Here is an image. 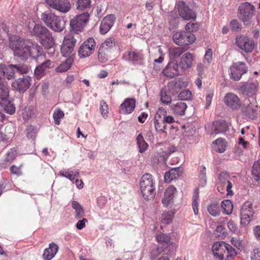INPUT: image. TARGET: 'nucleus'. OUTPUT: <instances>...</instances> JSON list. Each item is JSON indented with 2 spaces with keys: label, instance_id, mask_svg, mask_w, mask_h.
<instances>
[{
  "label": "nucleus",
  "instance_id": "3c124183",
  "mask_svg": "<svg viewBox=\"0 0 260 260\" xmlns=\"http://www.w3.org/2000/svg\"><path fill=\"white\" fill-rule=\"evenodd\" d=\"M15 73H19L21 74H26L28 72V66L26 64H13Z\"/></svg>",
  "mask_w": 260,
  "mask_h": 260
},
{
  "label": "nucleus",
  "instance_id": "f257e3e1",
  "mask_svg": "<svg viewBox=\"0 0 260 260\" xmlns=\"http://www.w3.org/2000/svg\"><path fill=\"white\" fill-rule=\"evenodd\" d=\"M9 46L13 51L14 56L23 61H26L30 57L37 59L43 54L41 46L16 35L9 38Z\"/></svg>",
  "mask_w": 260,
  "mask_h": 260
},
{
  "label": "nucleus",
  "instance_id": "473e14b6",
  "mask_svg": "<svg viewBox=\"0 0 260 260\" xmlns=\"http://www.w3.org/2000/svg\"><path fill=\"white\" fill-rule=\"evenodd\" d=\"M50 31L46 27L39 24H36L33 28L31 34L38 38L39 40H40L41 39L43 38Z\"/></svg>",
  "mask_w": 260,
  "mask_h": 260
},
{
  "label": "nucleus",
  "instance_id": "dca6fc26",
  "mask_svg": "<svg viewBox=\"0 0 260 260\" xmlns=\"http://www.w3.org/2000/svg\"><path fill=\"white\" fill-rule=\"evenodd\" d=\"M45 2L50 8L62 13L68 12L71 9L68 0H45Z\"/></svg>",
  "mask_w": 260,
  "mask_h": 260
},
{
  "label": "nucleus",
  "instance_id": "2eb2a0df",
  "mask_svg": "<svg viewBox=\"0 0 260 260\" xmlns=\"http://www.w3.org/2000/svg\"><path fill=\"white\" fill-rule=\"evenodd\" d=\"M95 45V42L92 38H89L85 41L79 48L78 55L80 57L84 58L92 54Z\"/></svg>",
  "mask_w": 260,
  "mask_h": 260
},
{
  "label": "nucleus",
  "instance_id": "4d7b16f0",
  "mask_svg": "<svg viewBox=\"0 0 260 260\" xmlns=\"http://www.w3.org/2000/svg\"><path fill=\"white\" fill-rule=\"evenodd\" d=\"M109 56V54L99 49L98 57L100 62H105L108 60Z\"/></svg>",
  "mask_w": 260,
  "mask_h": 260
},
{
  "label": "nucleus",
  "instance_id": "8fccbe9b",
  "mask_svg": "<svg viewBox=\"0 0 260 260\" xmlns=\"http://www.w3.org/2000/svg\"><path fill=\"white\" fill-rule=\"evenodd\" d=\"M199 197L198 189H196L192 197V206L195 215L198 214V199Z\"/></svg>",
  "mask_w": 260,
  "mask_h": 260
},
{
  "label": "nucleus",
  "instance_id": "b1692460",
  "mask_svg": "<svg viewBox=\"0 0 260 260\" xmlns=\"http://www.w3.org/2000/svg\"><path fill=\"white\" fill-rule=\"evenodd\" d=\"M115 19L114 15H109L105 17L101 23L100 32L103 35L106 34L113 26Z\"/></svg>",
  "mask_w": 260,
  "mask_h": 260
},
{
  "label": "nucleus",
  "instance_id": "79ce46f5",
  "mask_svg": "<svg viewBox=\"0 0 260 260\" xmlns=\"http://www.w3.org/2000/svg\"><path fill=\"white\" fill-rule=\"evenodd\" d=\"M168 92V90H167V87H165L161 89L160 92V101L165 104H169L171 103L172 101L171 97L167 94Z\"/></svg>",
  "mask_w": 260,
  "mask_h": 260
},
{
  "label": "nucleus",
  "instance_id": "f704fd0d",
  "mask_svg": "<svg viewBox=\"0 0 260 260\" xmlns=\"http://www.w3.org/2000/svg\"><path fill=\"white\" fill-rule=\"evenodd\" d=\"M188 49L187 47H171L169 49V55L171 58H177L179 57L181 54L186 51Z\"/></svg>",
  "mask_w": 260,
  "mask_h": 260
},
{
  "label": "nucleus",
  "instance_id": "9b49d317",
  "mask_svg": "<svg viewBox=\"0 0 260 260\" xmlns=\"http://www.w3.org/2000/svg\"><path fill=\"white\" fill-rule=\"evenodd\" d=\"M229 70L230 79L237 81L240 80L242 76L247 72L248 67L244 62L238 61L233 63Z\"/></svg>",
  "mask_w": 260,
  "mask_h": 260
},
{
  "label": "nucleus",
  "instance_id": "423d86ee",
  "mask_svg": "<svg viewBox=\"0 0 260 260\" xmlns=\"http://www.w3.org/2000/svg\"><path fill=\"white\" fill-rule=\"evenodd\" d=\"M1 107L2 110L9 114H13L15 112V107L12 98L9 96L8 85L1 82Z\"/></svg>",
  "mask_w": 260,
  "mask_h": 260
},
{
  "label": "nucleus",
  "instance_id": "f8f14e48",
  "mask_svg": "<svg viewBox=\"0 0 260 260\" xmlns=\"http://www.w3.org/2000/svg\"><path fill=\"white\" fill-rule=\"evenodd\" d=\"M236 44L241 50L246 53H251L255 47L253 39L244 35L236 37Z\"/></svg>",
  "mask_w": 260,
  "mask_h": 260
},
{
  "label": "nucleus",
  "instance_id": "680f3d73",
  "mask_svg": "<svg viewBox=\"0 0 260 260\" xmlns=\"http://www.w3.org/2000/svg\"><path fill=\"white\" fill-rule=\"evenodd\" d=\"M16 151L14 149H11L7 153L5 158L6 161L11 162L13 160L16 156Z\"/></svg>",
  "mask_w": 260,
  "mask_h": 260
},
{
  "label": "nucleus",
  "instance_id": "09e8293b",
  "mask_svg": "<svg viewBox=\"0 0 260 260\" xmlns=\"http://www.w3.org/2000/svg\"><path fill=\"white\" fill-rule=\"evenodd\" d=\"M127 59L132 61H137L143 59V55L141 53L136 51H128Z\"/></svg>",
  "mask_w": 260,
  "mask_h": 260
},
{
  "label": "nucleus",
  "instance_id": "f3484780",
  "mask_svg": "<svg viewBox=\"0 0 260 260\" xmlns=\"http://www.w3.org/2000/svg\"><path fill=\"white\" fill-rule=\"evenodd\" d=\"M177 9L180 16L185 20L196 19V13L189 8L188 5L183 1H179L177 3Z\"/></svg>",
  "mask_w": 260,
  "mask_h": 260
},
{
  "label": "nucleus",
  "instance_id": "7ed1b4c3",
  "mask_svg": "<svg viewBox=\"0 0 260 260\" xmlns=\"http://www.w3.org/2000/svg\"><path fill=\"white\" fill-rule=\"evenodd\" d=\"M41 19L47 26L55 32H61L65 27V21L54 13L44 12L41 15Z\"/></svg>",
  "mask_w": 260,
  "mask_h": 260
},
{
  "label": "nucleus",
  "instance_id": "f03ea898",
  "mask_svg": "<svg viewBox=\"0 0 260 260\" xmlns=\"http://www.w3.org/2000/svg\"><path fill=\"white\" fill-rule=\"evenodd\" d=\"M212 251L214 257L219 260H229L237 254L235 249L223 241L215 242L212 246Z\"/></svg>",
  "mask_w": 260,
  "mask_h": 260
},
{
  "label": "nucleus",
  "instance_id": "0eeeda50",
  "mask_svg": "<svg viewBox=\"0 0 260 260\" xmlns=\"http://www.w3.org/2000/svg\"><path fill=\"white\" fill-rule=\"evenodd\" d=\"M89 14L88 13H83L76 16L74 18L71 20L70 25L71 27V32L74 36L78 35V32L82 31L84 29L85 25L89 20Z\"/></svg>",
  "mask_w": 260,
  "mask_h": 260
},
{
  "label": "nucleus",
  "instance_id": "bb28decb",
  "mask_svg": "<svg viewBox=\"0 0 260 260\" xmlns=\"http://www.w3.org/2000/svg\"><path fill=\"white\" fill-rule=\"evenodd\" d=\"M184 83L180 79L172 81L168 84L167 87L168 92L172 95L177 94L181 89L185 87Z\"/></svg>",
  "mask_w": 260,
  "mask_h": 260
},
{
  "label": "nucleus",
  "instance_id": "7c9ffc66",
  "mask_svg": "<svg viewBox=\"0 0 260 260\" xmlns=\"http://www.w3.org/2000/svg\"><path fill=\"white\" fill-rule=\"evenodd\" d=\"M58 247L54 243H51L49 244V247L44 250L43 254L44 260H51L54 257L58 251Z\"/></svg>",
  "mask_w": 260,
  "mask_h": 260
},
{
  "label": "nucleus",
  "instance_id": "39448f33",
  "mask_svg": "<svg viewBox=\"0 0 260 260\" xmlns=\"http://www.w3.org/2000/svg\"><path fill=\"white\" fill-rule=\"evenodd\" d=\"M241 111L248 118L256 119L260 112V107L258 105L256 98L250 99L249 98H246L244 100Z\"/></svg>",
  "mask_w": 260,
  "mask_h": 260
},
{
  "label": "nucleus",
  "instance_id": "6ab92c4d",
  "mask_svg": "<svg viewBox=\"0 0 260 260\" xmlns=\"http://www.w3.org/2000/svg\"><path fill=\"white\" fill-rule=\"evenodd\" d=\"M31 78L29 76H23L22 78H18L12 83V86L20 93H23L27 90L30 86Z\"/></svg>",
  "mask_w": 260,
  "mask_h": 260
},
{
  "label": "nucleus",
  "instance_id": "1a4fd4ad",
  "mask_svg": "<svg viewBox=\"0 0 260 260\" xmlns=\"http://www.w3.org/2000/svg\"><path fill=\"white\" fill-rule=\"evenodd\" d=\"M238 17L245 25H248L253 16L255 7L251 4L245 2L241 4L238 8Z\"/></svg>",
  "mask_w": 260,
  "mask_h": 260
},
{
  "label": "nucleus",
  "instance_id": "e433bc0d",
  "mask_svg": "<svg viewBox=\"0 0 260 260\" xmlns=\"http://www.w3.org/2000/svg\"><path fill=\"white\" fill-rule=\"evenodd\" d=\"M73 62V58L69 56L66 60L58 66L55 71L58 73H63L67 71L71 67Z\"/></svg>",
  "mask_w": 260,
  "mask_h": 260
},
{
  "label": "nucleus",
  "instance_id": "de8ad7c7",
  "mask_svg": "<svg viewBox=\"0 0 260 260\" xmlns=\"http://www.w3.org/2000/svg\"><path fill=\"white\" fill-rule=\"evenodd\" d=\"M252 174L253 178L256 181L260 180V163L258 161L254 163L252 170Z\"/></svg>",
  "mask_w": 260,
  "mask_h": 260
},
{
  "label": "nucleus",
  "instance_id": "72a5a7b5",
  "mask_svg": "<svg viewBox=\"0 0 260 260\" xmlns=\"http://www.w3.org/2000/svg\"><path fill=\"white\" fill-rule=\"evenodd\" d=\"M39 42L44 48L47 50L52 49L55 45V41L50 32L41 39Z\"/></svg>",
  "mask_w": 260,
  "mask_h": 260
},
{
  "label": "nucleus",
  "instance_id": "a18cd8bd",
  "mask_svg": "<svg viewBox=\"0 0 260 260\" xmlns=\"http://www.w3.org/2000/svg\"><path fill=\"white\" fill-rule=\"evenodd\" d=\"M64 116V112L60 109H56L53 114L54 124L55 125H59L60 123L61 119L63 118Z\"/></svg>",
  "mask_w": 260,
  "mask_h": 260
},
{
  "label": "nucleus",
  "instance_id": "37998d69",
  "mask_svg": "<svg viewBox=\"0 0 260 260\" xmlns=\"http://www.w3.org/2000/svg\"><path fill=\"white\" fill-rule=\"evenodd\" d=\"M221 207L224 213L228 215L231 214L233 210V205L229 200H225L222 202Z\"/></svg>",
  "mask_w": 260,
  "mask_h": 260
},
{
  "label": "nucleus",
  "instance_id": "20e7f679",
  "mask_svg": "<svg viewBox=\"0 0 260 260\" xmlns=\"http://www.w3.org/2000/svg\"><path fill=\"white\" fill-rule=\"evenodd\" d=\"M140 187L141 193L145 200L150 201L154 199L155 196V183L151 174L146 173L142 176Z\"/></svg>",
  "mask_w": 260,
  "mask_h": 260
},
{
  "label": "nucleus",
  "instance_id": "a878e982",
  "mask_svg": "<svg viewBox=\"0 0 260 260\" xmlns=\"http://www.w3.org/2000/svg\"><path fill=\"white\" fill-rule=\"evenodd\" d=\"M164 112H158L156 113L154 118V124L155 129L157 132H165L167 129V126L164 122V119L161 117Z\"/></svg>",
  "mask_w": 260,
  "mask_h": 260
},
{
  "label": "nucleus",
  "instance_id": "9d476101",
  "mask_svg": "<svg viewBox=\"0 0 260 260\" xmlns=\"http://www.w3.org/2000/svg\"><path fill=\"white\" fill-rule=\"evenodd\" d=\"M79 38V35L74 36L72 33L65 36L60 49L61 53L63 56L68 57L72 54L77 40Z\"/></svg>",
  "mask_w": 260,
  "mask_h": 260
},
{
  "label": "nucleus",
  "instance_id": "6e6552de",
  "mask_svg": "<svg viewBox=\"0 0 260 260\" xmlns=\"http://www.w3.org/2000/svg\"><path fill=\"white\" fill-rule=\"evenodd\" d=\"M195 36L190 31H180L174 34L173 42L178 46L187 47L196 41Z\"/></svg>",
  "mask_w": 260,
  "mask_h": 260
},
{
  "label": "nucleus",
  "instance_id": "4468645a",
  "mask_svg": "<svg viewBox=\"0 0 260 260\" xmlns=\"http://www.w3.org/2000/svg\"><path fill=\"white\" fill-rule=\"evenodd\" d=\"M219 184L217 189L219 191L223 193L225 189L227 195H233V192L232 190V184L230 181V176L226 172H222L218 175Z\"/></svg>",
  "mask_w": 260,
  "mask_h": 260
},
{
  "label": "nucleus",
  "instance_id": "a211bd4d",
  "mask_svg": "<svg viewBox=\"0 0 260 260\" xmlns=\"http://www.w3.org/2000/svg\"><path fill=\"white\" fill-rule=\"evenodd\" d=\"M258 83L255 82H244L239 87V90L243 94H245L250 99L255 98V96L258 91Z\"/></svg>",
  "mask_w": 260,
  "mask_h": 260
},
{
  "label": "nucleus",
  "instance_id": "13d9d810",
  "mask_svg": "<svg viewBox=\"0 0 260 260\" xmlns=\"http://www.w3.org/2000/svg\"><path fill=\"white\" fill-rule=\"evenodd\" d=\"M101 45L111 50L115 45V39L112 38H107Z\"/></svg>",
  "mask_w": 260,
  "mask_h": 260
},
{
  "label": "nucleus",
  "instance_id": "412c9836",
  "mask_svg": "<svg viewBox=\"0 0 260 260\" xmlns=\"http://www.w3.org/2000/svg\"><path fill=\"white\" fill-rule=\"evenodd\" d=\"M163 74L165 76L174 78L178 75V63L177 60H173L170 61L166 66L163 71Z\"/></svg>",
  "mask_w": 260,
  "mask_h": 260
},
{
  "label": "nucleus",
  "instance_id": "cd10ccee",
  "mask_svg": "<svg viewBox=\"0 0 260 260\" xmlns=\"http://www.w3.org/2000/svg\"><path fill=\"white\" fill-rule=\"evenodd\" d=\"M176 192V188L173 185L169 186L166 189L164 193V198L162 200V203L164 206H168L173 202Z\"/></svg>",
  "mask_w": 260,
  "mask_h": 260
},
{
  "label": "nucleus",
  "instance_id": "052dcab7",
  "mask_svg": "<svg viewBox=\"0 0 260 260\" xmlns=\"http://www.w3.org/2000/svg\"><path fill=\"white\" fill-rule=\"evenodd\" d=\"M100 111L101 114L103 117H107V114L108 113V107L106 102H105L104 101H101L100 103Z\"/></svg>",
  "mask_w": 260,
  "mask_h": 260
},
{
  "label": "nucleus",
  "instance_id": "603ef678",
  "mask_svg": "<svg viewBox=\"0 0 260 260\" xmlns=\"http://www.w3.org/2000/svg\"><path fill=\"white\" fill-rule=\"evenodd\" d=\"M158 112H164V113L163 114V116H161V117L162 119H164V122L166 124V125L167 126V124H171L173 123L175 121V120L173 116L170 115H167V111L166 110L162 108H159L158 110Z\"/></svg>",
  "mask_w": 260,
  "mask_h": 260
},
{
  "label": "nucleus",
  "instance_id": "4be33fe9",
  "mask_svg": "<svg viewBox=\"0 0 260 260\" xmlns=\"http://www.w3.org/2000/svg\"><path fill=\"white\" fill-rule=\"evenodd\" d=\"M194 59V56L192 53L186 52L181 56L179 65L183 70H188L193 65Z\"/></svg>",
  "mask_w": 260,
  "mask_h": 260
},
{
  "label": "nucleus",
  "instance_id": "2f4dec72",
  "mask_svg": "<svg viewBox=\"0 0 260 260\" xmlns=\"http://www.w3.org/2000/svg\"><path fill=\"white\" fill-rule=\"evenodd\" d=\"M182 172L179 167L174 168L167 172L164 176L165 181L166 182H170L173 179H177L180 176Z\"/></svg>",
  "mask_w": 260,
  "mask_h": 260
},
{
  "label": "nucleus",
  "instance_id": "c85d7f7f",
  "mask_svg": "<svg viewBox=\"0 0 260 260\" xmlns=\"http://www.w3.org/2000/svg\"><path fill=\"white\" fill-rule=\"evenodd\" d=\"M176 245L175 243L170 241L166 244H163L161 247H158L157 250L158 253H163L165 255H173L176 249Z\"/></svg>",
  "mask_w": 260,
  "mask_h": 260
},
{
  "label": "nucleus",
  "instance_id": "bf43d9fd",
  "mask_svg": "<svg viewBox=\"0 0 260 260\" xmlns=\"http://www.w3.org/2000/svg\"><path fill=\"white\" fill-rule=\"evenodd\" d=\"M215 234L220 239H224L228 235L225 229H216Z\"/></svg>",
  "mask_w": 260,
  "mask_h": 260
},
{
  "label": "nucleus",
  "instance_id": "0e129e2a",
  "mask_svg": "<svg viewBox=\"0 0 260 260\" xmlns=\"http://www.w3.org/2000/svg\"><path fill=\"white\" fill-rule=\"evenodd\" d=\"M45 70L40 65L37 66L35 70V76L38 79H40L44 74Z\"/></svg>",
  "mask_w": 260,
  "mask_h": 260
},
{
  "label": "nucleus",
  "instance_id": "864d4df0",
  "mask_svg": "<svg viewBox=\"0 0 260 260\" xmlns=\"http://www.w3.org/2000/svg\"><path fill=\"white\" fill-rule=\"evenodd\" d=\"M156 239L158 242L163 244H166L170 241V237L168 234L159 233L156 236Z\"/></svg>",
  "mask_w": 260,
  "mask_h": 260
},
{
  "label": "nucleus",
  "instance_id": "49530a36",
  "mask_svg": "<svg viewBox=\"0 0 260 260\" xmlns=\"http://www.w3.org/2000/svg\"><path fill=\"white\" fill-rule=\"evenodd\" d=\"M173 151H167L162 152L161 155L158 152H156L154 154L153 156V161L155 164H157L159 161L163 160L166 157L172 153Z\"/></svg>",
  "mask_w": 260,
  "mask_h": 260
},
{
  "label": "nucleus",
  "instance_id": "5701e85b",
  "mask_svg": "<svg viewBox=\"0 0 260 260\" xmlns=\"http://www.w3.org/2000/svg\"><path fill=\"white\" fill-rule=\"evenodd\" d=\"M136 101L133 98L126 99L120 106V112L123 114L131 113L135 109Z\"/></svg>",
  "mask_w": 260,
  "mask_h": 260
},
{
  "label": "nucleus",
  "instance_id": "c03bdc74",
  "mask_svg": "<svg viewBox=\"0 0 260 260\" xmlns=\"http://www.w3.org/2000/svg\"><path fill=\"white\" fill-rule=\"evenodd\" d=\"M208 210L209 213L213 216H218L220 213V208L219 205L215 202H213L209 205L208 207Z\"/></svg>",
  "mask_w": 260,
  "mask_h": 260
},
{
  "label": "nucleus",
  "instance_id": "6e6d98bb",
  "mask_svg": "<svg viewBox=\"0 0 260 260\" xmlns=\"http://www.w3.org/2000/svg\"><path fill=\"white\" fill-rule=\"evenodd\" d=\"M191 92L188 90H185L179 93L178 98L180 100H189L191 98Z\"/></svg>",
  "mask_w": 260,
  "mask_h": 260
},
{
  "label": "nucleus",
  "instance_id": "774afa93",
  "mask_svg": "<svg viewBox=\"0 0 260 260\" xmlns=\"http://www.w3.org/2000/svg\"><path fill=\"white\" fill-rule=\"evenodd\" d=\"M31 117V110L30 108H25L22 113V117L24 120H28Z\"/></svg>",
  "mask_w": 260,
  "mask_h": 260
},
{
  "label": "nucleus",
  "instance_id": "ea45409f",
  "mask_svg": "<svg viewBox=\"0 0 260 260\" xmlns=\"http://www.w3.org/2000/svg\"><path fill=\"white\" fill-rule=\"evenodd\" d=\"M60 176L66 177L70 179V180H74V179L78 177L79 176V171H73L71 170H68L66 172H63V171H60L59 172Z\"/></svg>",
  "mask_w": 260,
  "mask_h": 260
},
{
  "label": "nucleus",
  "instance_id": "69168bd1",
  "mask_svg": "<svg viewBox=\"0 0 260 260\" xmlns=\"http://www.w3.org/2000/svg\"><path fill=\"white\" fill-rule=\"evenodd\" d=\"M231 29L234 31H239L241 29L240 24L238 21L236 20H233L230 23Z\"/></svg>",
  "mask_w": 260,
  "mask_h": 260
},
{
  "label": "nucleus",
  "instance_id": "c9c22d12",
  "mask_svg": "<svg viewBox=\"0 0 260 260\" xmlns=\"http://www.w3.org/2000/svg\"><path fill=\"white\" fill-rule=\"evenodd\" d=\"M187 107L186 103L179 102L171 105V109L174 114L182 116L184 115Z\"/></svg>",
  "mask_w": 260,
  "mask_h": 260
},
{
  "label": "nucleus",
  "instance_id": "aec40b11",
  "mask_svg": "<svg viewBox=\"0 0 260 260\" xmlns=\"http://www.w3.org/2000/svg\"><path fill=\"white\" fill-rule=\"evenodd\" d=\"M224 102L226 106L232 110H238L242 105L240 98L236 94L232 92L225 94Z\"/></svg>",
  "mask_w": 260,
  "mask_h": 260
},
{
  "label": "nucleus",
  "instance_id": "ddd939ff",
  "mask_svg": "<svg viewBox=\"0 0 260 260\" xmlns=\"http://www.w3.org/2000/svg\"><path fill=\"white\" fill-rule=\"evenodd\" d=\"M254 212L252 209V204L250 201H246L241 209V223L243 226L248 225L251 220Z\"/></svg>",
  "mask_w": 260,
  "mask_h": 260
},
{
  "label": "nucleus",
  "instance_id": "4c0bfd02",
  "mask_svg": "<svg viewBox=\"0 0 260 260\" xmlns=\"http://www.w3.org/2000/svg\"><path fill=\"white\" fill-rule=\"evenodd\" d=\"M213 147L215 150L219 153H223L225 150L226 147V141L224 139L220 138L213 142Z\"/></svg>",
  "mask_w": 260,
  "mask_h": 260
},
{
  "label": "nucleus",
  "instance_id": "58836bf2",
  "mask_svg": "<svg viewBox=\"0 0 260 260\" xmlns=\"http://www.w3.org/2000/svg\"><path fill=\"white\" fill-rule=\"evenodd\" d=\"M72 207L75 210L77 218H81L84 215V211L81 205L77 201H73Z\"/></svg>",
  "mask_w": 260,
  "mask_h": 260
},
{
  "label": "nucleus",
  "instance_id": "393cba45",
  "mask_svg": "<svg viewBox=\"0 0 260 260\" xmlns=\"http://www.w3.org/2000/svg\"><path fill=\"white\" fill-rule=\"evenodd\" d=\"M229 124L224 120H217L213 122L211 129V135L217 134L226 132Z\"/></svg>",
  "mask_w": 260,
  "mask_h": 260
},
{
  "label": "nucleus",
  "instance_id": "5fc2aeb1",
  "mask_svg": "<svg viewBox=\"0 0 260 260\" xmlns=\"http://www.w3.org/2000/svg\"><path fill=\"white\" fill-rule=\"evenodd\" d=\"M90 0H78L77 2V9L78 10H83L90 7Z\"/></svg>",
  "mask_w": 260,
  "mask_h": 260
},
{
  "label": "nucleus",
  "instance_id": "c756f323",
  "mask_svg": "<svg viewBox=\"0 0 260 260\" xmlns=\"http://www.w3.org/2000/svg\"><path fill=\"white\" fill-rule=\"evenodd\" d=\"M2 74L3 80H10L14 77L15 71L13 64L9 66L1 64V75ZM2 77L1 76V80Z\"/></svg>",
  "mask_w": 260,
  "mask_h": 260
},
{
  "label": "nucleus",
  "instance_id": "e2e57ef3",
  "mask_svg": "<svg viewBox=\"0 0 260 260\" xmlns=\"http://www.w3.org/2000/svg\"><path fill=\"white\" fill-rule=\"evenodd\" d=\"M161 221L164 225H168L172 222V217L171 214H164L161 217Z\"/></svg>",
  "mask_w": 260,
  "mask_h": 260
},
{
  "label": "nucleus",
  "instance_id": "338daca9",
  "mask_svg": "<svg viewBox=\"0 0 260 260\" xmlns=\"http://www.w3.org/2000/svg\"><path fill=\"white\" fill-rule=\"evenodd\" d=\"M27 137L29 139L34 140L36 135V132L32 127H29L26 129Z\"/></svg>",
  "mask_w": 260,
  "mask_h": 260
},
{
  "label": "nucleus",
  "instance_id": "a19ab883",
  "mask_svg": "<svg viewBox=\"0 0 260 260\" xmlns=\"http://www.w3.org/2000/svg\"><path fill=\"white\" fill-rule=\"evenodd\" d=\"M137 145L139 147V151L140 153L144 152L148 147V144L145 142L143 136L139 134L137 138Z\"/></svg>",
  "mask_w": 260,
  "mask_h": 260
}]
</instances>
